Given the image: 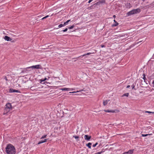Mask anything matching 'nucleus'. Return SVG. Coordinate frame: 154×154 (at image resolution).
I'll return each instance as SVG.
<instances>
[{"mask_svg": "<svg viewBox=\"0 0 154 154\" xmlns=\"http://www.w3.org/2000/svg\"><path fill=\"white\" fill-rule=\"evenodd\" d=\"M5 152L7 154H15L16 149L14 146L11 144H8L5 148Z\"/></svg>", "mask_w": 154, "mask_h": 154, "instance_id": "1", "label": "nucleus"}, {"mask_svg": "<svg viewBox=\"0 0 154 154\" xmlns=\"http://www.w3.org/2000/svg\"><path fill=\"white\" fill-rule=\"evenodd\" d=\"M5 106L3 113L4 115L7 114L10 110L12 109V106L11 103H7Z\"/></svg>", "mask_w": 154, "mask_h": 154, "instance_id": "2", "label": "nucleus"}, {"mask_svg": "<svg viewBox=\"0 0 154 154\" xmlns=\"http://www.w3.org/2000/svg\"><path fill=\"white\" fill-rule=\"evenodd\" d=\"M140 9L139 8L136 9H134L128 12L127 13V14L128 16H130L133 14L139 13L140 12Z\"/></svg>", "mask_w": 154, "mask_h": 154, "instance_id": "3", "label": "nucleus"}, {"mask_svg": "<svg viewBox=\"0 0 154 154\" xmlns=\"http://www.w3.org/2000/svg\"><path fill=\"white\" fill-rule=\"evenodd\" d=\"M41 65H37L35 66H31L29 67H27V68H30L32 69H39L40 68V66Z\"/></svg>", "mask_w": 154, "mask_h": 154, "instance_id": "4", "label": "nucleus"}, {"mask_svg": "<svg viewBox=\"0 0 154 154\" xmlns=\"http://www.w3.org/2000/svg\"><path fill=\"white\" fill-rule=\"evenodd\" d=\"M9 92L10 93H12V92H17V93H20V92L19 91L16 90L15 89H12V88H11L9 89Z\"/></svg>", "mask_w": 154, "mask_h": 154, "instance_id": "5", "label": "nucleus"}, {"mask_svg": "<svg viewBox=\"0 0 154 154\" xmlns=\"http://www.w3.org/2000/svg\"><path fill=\"white\" fill-rule=\"evenodd\" d=\"M94 53V52H93V53H86V54H84V55H82L80 56L79 57H77V58H75V59H78L79 58H81L82 57H83L84 56H85L86 55H89L90 54H93Z\"/></svg>", "mask_w": 154, "mask_h": 154, "instance_id": "6", "label": "nucleus"}, {"mask_svg": "<svg viewBox=\"0 0 154 154\" xmlns=\"http://www.w3.org/2000/svg\"><path fill=\"white\" fill-rule=\"evenodd\" d=\"M105 3V0H101L100 1L96 2V4L97 5H99L100 4H102L103 3Z\"/></svg>", "mask_w": 154, "mask_h": 154, "instance_id": "7", "label": "nucleus"}, {"mask_svg": "<svg viewBox=\"0 0 154 154\" xmlns=\"http://www.w3.org/2000/svg\"><path fill=\"white\" fill-rule=\"evenodd\" d=\"M84 137L85 140H89L91 138V136L88 135H85Z\"/></svg>", "mask_w": 154, "mask_h": 154, "instance_id": "8", "label": "nucleus"}, {"mask_svg": "<svg viewBox=\"0 0 154 154\" xmlns=\"http://www.w3.org/2000/svg\"><path fill=\"white\" fill-rule=\"evenodd\" d=\"M4 38L5 40L8 41H11L12 40L11 38L7 36H5L4 37Z\"/></svg>", "mask_w": 154, "mask_h": 154, "instance_id": "9", "label": "nucleus"}, {"mask_svg": "<svg viewBox=\"0 0 154 154\" xmlns=\"http://www.w3.org/2000/svg\"><path fill=\"white\" fill-rule=\"evenodd\" d=\"M104 111L106 112H112V113H114L115 112V110H104Z\"/></svg>", "mask_w": 154, "mask_h": 154, "instance_id": "10", "label": "nucleus"}, {"mask_svg": "<svg viewBox=\"0 0 154 154\" xmlns=\"http://www.w3.org/2000/svg\"><path fill=\"white\" fill-rule=\"evenodd\" d=\"M47 79H48L46 78L44 79H42L40 80V83H42V84H45V83L44 82L43 83H42V82H44L45 80H47Z\"/></svg>", "mask_w": 154, "mask_h": 154, "instance_id": "11", "label": "nucleus"}, {"mask_svg": "<svg viewBox=\"0 0 154 154\" xmlns=\"http://www.w3.org/2000/svg\"><path fill=\"white\" fill-rule=\"evenodd\" d=\"M114 21L115 22V23L113 24L112 25V27L116 26L119 25V23L116 21L115 20H114Z\"/></svg>", "mask_w": 154, "mask_h": 154, "instance_id": "12", "label": "nucleus"}, {"mask_svg": "<svg viewBox=\"0 0 154 154\" xmlns=\"http://www.w3.org/2000/svg\"><path fill=\"white\" fill-rule=\"evenodd\" d=\"M109 101V100H104L103 102V105L104 106L106 105Z\"/></svg>", "mask_w": 154, "mask_h": 154, "instance_id": "13", "label": "nucleus"}, {"mask_svg": "<svg viewBox=\"0 0 154 154\" xmlns=\"http://www.w3.org/2000/svg\"><path fill=\"white\" fill-rule=\"evenodd\" d=\"M97 5H97L96 4V3L92 5L90 7V8L91 9H93L94 8H95L96 7V6Z\"/></svg>", "mask_w": 154, "mask_h": 154, "instance_id": "14", "label": "nucleus"}, {"mask_svg": "<svg viewBox=\"0 0 154 154\" xmlns=\"http://www.w3.org/2000/svg\"><path fill=\"white\" fill-rule=\"evenodd\" d=\"M62 91H69L71 90V89L70 88H63L60 89Z\"/></svg>", "mask_w": 154, "mask_h": 154, "instance_id": "15", "label": "nucleus"}, {"mask_svg": "<svg viewBox=\"0 0 154 154\" xmlns=\"http://www.w3.org/2000/svg\"><path fill=\"white\" fill-rule=\"evenodd\" d=\"M92 144V143H89L88 144H86V146H88L89 148L91 149V146Z\"/></svg>", "mask_w": 154, "mask_h": 154, "instance_id": "16", "label": "nucleus"}, {"mask_svg": "<svg viewBox=\"0 0 154 154\" xmlns=\"http://www.w3.org/2000/svg\"><path fill=\"white\" fill-rule=\"evenodd\" d=\"M29 69L30 68H25L21 72H24H24H26L27 71H30V70H28V69Z\"/></svg>", "mask_w": 154, "mask_h": 154, "instance_id": "17", "label": "nucleus"}, {"mask_svg": "<svg viewBox=\"0 0 154 154\" xmlns=\"http://www.w3.org/2000/svg\"><path fill=\"white\" fill-rule=\"evenodd\" d=\"M133 153V150H130L128 152H126V153H129L130 154H131Z\"/></svg>", "mask_w": 154, "mask_h": 154, "instance_id": "18", "label": "nucleus"}, {"mask_svg": "<svg viewBox=\"0 0 154 154\" xmlns=\"http://www.w3.org/2000/svg\"><path fill=\"white\" fill-rule=\"evenodd\" d=\"M70 21V20H67L66 22H64V25H65V26L67 25L68 24V23Z\"/></svg>", "mask_w": 154, "mask_h": 154, "instance_id": "19", "label": "nucleus"}, {"mask_svg": "<svg viewBox=\"0 0 154 154\" xmlns=\"http://www.w3.org/2000/svg\"><path fill=\"white\" fill-rule=\"evenodd\" d=\"M128 95H129V93H125L124 94H123L122 95V97L126 96L127 97H128Z\"/></svg>", "mask_w": 154, "mask_h": 154, "instance_id": "20", "label": "nucleus"}, {"mask_svg": "<svg viewBox=\"0 0 154 154\" xmlns=\"http://www.w3.org/2000/svg\"><path fill=\"white\" fill-rule=\"evenodd\" d=\"M73 137L75 138L76 140L77 141L79 140V137L78 136L74 135Z\"/></svg>", "mask_w": 154, "mask_h": 154, "instance_id": "21", "label": "nucleus"}, {"mask_svg": "<svg viewBox=\"0 0 154 154\" xmlns=\"http://www.w3.org/2000/svg\"><path fill=\"white\" fill-rule=\"evenodd\" d=\"M65 26V25H64V24H61L59 25V26H58V28L62 27L64 26Z\"/></svg>", "mask_w": 154, "mask_h": 154, "instance_id": "22", "label": "nucleus"}, {"mask_svg": "<svg viewBox=\"0 0 154 154\" xmlns=\"http://www.w3.org/2000/svg\"><path fill=\"white\" fill-rule=\"evenodd\" d=\"M74 27H75L74 25H72L71 26L68 27V29H71L73 28Z\"/></svg>", "mask_w": 154, "mask_h": 154, "instance_id": "23", "label": "nucleus"}, {"mask_svg": "<svg viewBox=\"0 0 154 154\" xmlns=\"http://www.w3.org/2000/svg\"><path fill=\"white\" fill-rule=\"evenodd\" d=\"M151 134H141V136L142 137H146V136H147L148 135H151Z\"/></svg>", "mask_w": 154, "mask_h": 154, "instance_id": "24", "label": "nucleus"}, {"mask_svg": "<svg viewBox=\"0 0 154 154\" xmlns=\"http://www.w3.org/2000/svg\"><path fill=\"white\" fill-rule=\"evenodd\" d=\"M145 113H149L154 114V112H151L148 111H145Z\"/></svg>", "mask_w": 154, "mask_h": 154, "instance_id": "25", "label": "nucleus"}, {"mask_svg": "<svg viewBox=\"0 0 154 154\" xmlns=\"http://www.w3.org/2000/svg\"><path fill=\"white\" fill-rule=\"evenodd\" d=\"M104 152V151H102L100 152H98L96 153H95L94 154H101V153H102L103 152Z\"/></svg>", "mask_w": 154, "mask_h": 154, "instance_id": "26", "label": "nucleus"}, {"mask_svg": "<svg viewBox=\"0 0 154 154\" xmlns=\"http://www.w3.org/2000/svg\"><path fill=\"white\" fill-rule=\"evenodd\" d=\"M143 80H144V81H145V80H146V75L144 74H143Z\"/></svg>", "mask_w": 154, "mask_h": 154, "instance_id": "27", "label": "nucleus"}, {"mask_svg": "<svg viewBox=\"0 0 154 154\" xmlns=\"http://www.w3.org/2000/svg\"><path fill=\"white\" fill-rule=\"evenodd\" d=\"M49 16V15H47V16L45 17H43V18H42L41 20H43L44 19H45L46 18H47V17H48Z\"/></svg>", "mask_w": 154, "mask_h": 154, "instance_id": "28", "label": "nucleus"}, {"mask_svg": "<svg viewBox=\"0 0 154 154\" xmlns=\"http://www.w3.org/2000/svg\"><path fill=\"white\" fill-rule=\"evenodd\" d=\"M44 143V142L43 141V140H41L39 141L38 143V144H40L41 143Z\"/></svg>", "mask_w": 154, "mask_h": 154, "instance_id": "29", "label": "nucleus"}, {"mask_svg": "<svg viewBox=\"0 0 154 154\" xmlns=\"http://www.w3.org/2000/svg\"><path fill=\"white\" fill-rule=\"evenodd\" d=\"M98 144V143L97 142L95 144H94L92 146L93 147H95Z\"/></svg>", "mask_w": 154, "mask_h": 154, "instance_id": "30", "label": "nucleus"}, {"mask_svg": "<svg viewBox=\"0 0 154 154\" xmlns=\"http://www.w3.org/2000/svg\"><path fill=\"white\" fill-rule=\"evenodd\" d=\"M68 30V29L67 28H66L65 29H64L62 31L63 32H65L67 31Z\"/></svg>", "mask_w": 154, "mask_h": 154, "instance_id": "31", "label": "nucleus"}, {"mask_svg": "<svg viewBox=\"0 0 154 154\" xmlns=\"http://www.w3.org/2000/svg\"><path fill=\"white\" fill-rule=\"evenodd\" d=\"M131 87H132V89H134L135 85L134 84L131 86Z\"/></svg>", "mask_w": 154, "mask_h": 154, "instance_id": "32", "label": "nucleus"}, {"mask_svg": "<svg viewBox=\"0 0 154 154\" xmlns=\"http://www.w3.org/2000/svg\"><path fill=\"white\" fill-rule=\"evenodd\" d=\"M4 79H5L6 81H7L8 80V79H7V78L6 76H5L3 77Z\"/></svg>", "mask_w": 154, "mask_h": 154, "instance_id": "33", "label": "nucleus"}, {"mask_svg": "<svg viewBox=\"0 0 154 154\" xmlns=\"http://www.w3.org/2000/svg\"><path fill=\"white\" fill-rule=\"evenodd\" d=\"M31 90H35V89L34 88V87L32 86L31 88Z\"/></svg>", "mask_w": 154, "mask_h": 154, "instance_id": "34", "label": "nucleus"}, {"mask_svg": "<svg viewBox=\"0 0 154 154\" xmlns=\"http://www.w3.org/2000/svg\"><path fill=\"white\" fill-rule=\"evenodd\" d=\"M47 136V135H45L42 137L41 138V139H43L44 138H45Z\"/></svg>", "mask_w": 154, "mask_h": 154, "instance_id": "35", "label": "nucleus"}, {"mask_svg": "<svg viewBox=\"0 0 154 154\" xmlns=\"http://www.w3.org/2000/svg\"><path fill=\"white\" fill-rule=\"evenodd\" d=\"M127 6H129L131 5V4L129 3H127Z\"/></svg>", "mask_w": 154, "mask_h": 154, "instance_id": "36", "label": "nucleus"}, {"mask_svg": "<svg viewBox=\"0 0 154 154\" xmlns=\"http://www.w3.org/2000/svg\"><path fill=\"white\" fill-rule=\"evenodd\" d=\"M47 140V139H45L44 140H43V141L44 142H44H46Z\"/></svg>", "mask_w": 154, "mask_h": 154, "instance_id": "37", "label": "nucleus"}, {"mask_svg": "<svg viewBox=\"0 0 154 154\" xmlns=\"http://www.w3.org/2000/svg\"><path fill=\"white\" fill-rule=\"evenodd\" d=\"M100 46L101 47V48H103L105 47V45H100Z\"/></svg>", "mask_w": 154, "mask_h": 154, "instance_id": "38", "label": "nucleus"}, {"mask_svg": "<svg viewBox=\"0 0 154 154\" xmlns=\"http://www.w3.org/2000/svg\"><path fill=\"white\" fill-rule=\"evenodd\" d=\"M152 84L153 85V87L154 88V80L152 82Z\"/></svg>", "mask_w": 154, "mask_h": 154, "instance_id": "39", "label": "nucleus"}, {"mask_svg": "<svg viewBox=\"0 0 154 154\" xmlns=\"http://www.w3.org/2000/svg\"><path fill=\"white\" fill-rule=\"evenodd\" d=\"M93 0H89L88 3H90Z\"/></svg>", "mask_w": 154, "mask_h": 154, "instance_id": "40", "label": "nucleus"}, {"mask_svg": "<svg viewBox=\"0 0 154 154\" xmlns=\"http://www.w3.org/2000/svg\"><path fill=\"white\" fill-rule=\"evenodd\" d=\"M130 87V85H128L127 86L126 88H129Z\"/></svg>", "mask_w": 154, "mask_h": 154, "instance_id": "41", "label": "nucleus"}, {"mask_svg": "<svg viewBox=\"0 0 154 154\" xmlns=\"http://www.w3.org/2000/svg\"><path fill=\"white\" fill-rule=\"evenodd\" d=\"M79 91H77V92H78ZM76 92H69L70 93H75Z\"/></svg>", "mask_w": 154, "mask_h": 154, "instance_id": "42", "label": "nucleus"}, {"mask_svg": "<svg viewBox=\"0 0 154 154\" xmlns=\"http://www.w3.org/2000/svg\"><path fill=\"white\" fill-rule=\"evenodd\" d=\"M113 17L114 18H115L116 17V16L115 15H113Z\"/></svg>", "mask_w": 154, "mask_h": 154, "instance_id": "43", "label": "nucleus"}, {"mask_svg": "<svg viewBox=\"0 0 154 154\" xmlns=\"http://www.w3.org/2000/svg\"><path fill=\"white\" fill-rule=\"evenodd\" d=\"M142 41H140L137 43V44H138L139 43L141 42Z\"/></svg>", "mask_w": 154, "mask_h": 154, "instance_id": "44", "label": "nucleus"}, {"mask_svg": "<svg viewBox=\"0 0 154 154\" xmlns=\"http://www.w3.org/2000/svg\"><path fill=\"white\" fill-rule=\"evenodd\" d=\"M42 17L41 16H38V17L40 18Z\"/></svg>", "mask_w": 154, "mask_h": 154, "instance_id": "45", "label": "nucleus"}, {"mask_svg": "<svg viewBox=\"0 0 154 154\" xmlns=\"http://www.w3.org/2000/svg\"><path fill=\"white\" fill-rule=\"evenodd\" d=\"M83 90H80L79 91H83Z\"/></svg>", "mask_w": 154, "mask_h": 154, "instance_id": "46", "label": "nucleus"}, {"mask_svg": "<svg viewBox=\"0 0 154 154\" xmlns=\"http://www.w3.org/2000/svg\"><path fill=\"white\" fill-rule=\"evenodd\" d=\"M38 19L37 18H36L35 19H36V20H37Z\"/></svg>", "mask_w": 154, "mask_h": 154, "instance_id": "47", "label": "nucleus"}, {"mask_svg": "<svg viewBox=\"0 0 154 154\" xmlns=\"http://www.w3.org/2000/svg\"><path fill=\"white\" fill-rule=\"evenodd\" d=\"M94 51L96 52V50H95Z\"/></svg>", "mask_w": 154, "mask_h": 154, "instance_id": "48", "label": "nucleus"}, {"mask_svg": "<svg viewBox=\"0 0 154 154\" xmlns=\"http://www.w3.org/2000/svg\"><path fill=\"white\" fill-rule=\"evenodd\" d=\"M153 57H154V54H153Z\"/></svg>", "mask_w": 154, "mask_h": 154, "instance_id": "49", "label": "nucleus"}]
</instances>
